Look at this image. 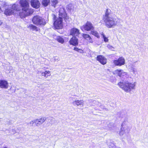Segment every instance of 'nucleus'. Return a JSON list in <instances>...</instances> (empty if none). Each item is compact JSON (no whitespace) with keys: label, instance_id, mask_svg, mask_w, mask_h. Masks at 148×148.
Listing matches in <instances>:
<instances>
[{"label":"nucleus","instance_id":"21","mask_svg":"<svg viewBox=\"0 0 148 148\" xmlns=\"http://www.w3.org/2000/svg\"><path fill=\"white\" fill-rule=\"evenodd\" d=\"M27 27L33 31H38L39 29V28L37 27L36 26L31 24L28 25Z\"/></svg>","mask_w":148,"mask_h":148},{"label":"nucleus","instance_id":"23","mask_svg":"<svg viewBox=\"0 0 148 148\" xmlns=\"http://www.w3.org/2000/svg\"><path fill=\"white\" fill-rule=\"evenodd\" d=\"M41 74L42 75L46 77L51 75L50 72V71H45L44 72H42Z\"/></svg>","mask_w":148,"mask_h":148},{"label":"nucleus","instance_id":"18","mask_svg":"<svg viewBox=\"0 0 148 148\" xmlns=\"http://www.w3.org/2000/svg\"><path fill=\"white\" fill-rule=\"evenodd\" d=\"M8 83L7 81L4 80H0V87L1 88L7 89L8 88Z\"/></svg>","mask_w":148,"mask_h":148},{"label":"nucleus","instance_id":"1","mask_svg":"<svg viewBox=\"0 0 148 148\" xmlns=\"http://www.w3.org/2000/svg\"><path fill=\"white\" fill-rule=\"evenodd\" d=\"M105 26L108 28L114 27L116 26H120L122 25V21L120 19L116 18L110 9L106 10L103 19Z\"/></svg>","mask_w":148,"mask_h":148},{"label":"nucleus","instance_id":"32","mask_svg":"<svg viewBox=\"0 0 148 148\" xmlns=\"http://www.w3.org/2000/svg\"><path fill=\"white\" fill-rule=\"evenodd\" d=\"M29 124L30 125H31V126H32L34 124H35V125H36V120H34L32 121H30L29 123Z\"/></svg>","mask_w":148,"mask_h":148},{"label":"nucleus","instance_id":"14","mask_svg":"<svg viewBox=\"0 0 148 148\" xmlns=\"http://www.w3.org/2000/svg\"><path fill=\"white\" fill-rule=\"evenodd\" d=\"M79 34V30L77 28H73L71 30L70 34L73 36V37L77 36Z\"/></svg>","mask_w":148,"mask_h":148},{"label":"nucleus","instance_id":"16","mask_svg":"<svg viewBox=\"0 0 148 148\" xmlns=\"http://www.w3.org/2000/svg\"><path fill=\"white\" fill-rule=\"evenodd\" d=\"M78 39L75 37H73L69 41V43L71 45L76 46L78 45Z\"/></svg>","mask_w":148,"mask_h":148},{"label":"nucleus","instance_id":"10","mask_svg":"<svg viewBox=\"0 0 148 148\" xmlns=\"http://www.w3.org/2000/svg\"><path fill=\"white\" fill-rule=\"evenodd\" d=\"M59 16L61 17L62 18H64L65 20H66L68 18V17L64 9L62 7L60 8Z\"/></svg>","mask_w":148,"mask_h":148},{"label":"nucleus","instance_id":"25","mask_svg":"<svg viewBox=\"0 0 148 148\" xmlns=\"http://www.w3.org/2000/svg\"><path fill=\"white\" fill-rule=\"evenodd\" d=\"M56 39L60 43L62 44L64 42V40L60 36H57L56 37Z\"/></svg>","mask_w":148,"mask_h":148},{"label":"nucleus","instance_id":"8","mask_svg":"<svg viewBox=\"0 0 148 148\" xmlns=\"http://www.w3.org/2000/svg\"><path fill=\"white\" fill-rule=\"evenodd\" d=\"M113 63L116 66H120L125 64V61L123 57H121L117 60H113Z\"/></svg>","mask_w":148,"mask_h":148},{"label":"nucleus","instance_id":"7","mask_svg":"<svg viewBox=\"0 0 148 148\" xmlns=\"http://www.w3.org/2000/svg\"><path fill=\"white\" fill-rule=\"evenodd\" d=\"M80 28L82 31L84 30L89 31L92 30L94 29V27L90 22L88 21L84 25L81 26Z\"/></svg>","mask_w":148,"mask_h":148},{"label":"nucleus","instance_id":"17","mask_svg":"<svg viewBox=\"0 0 148 148\" xmlns=\"http://www.w3.org/2000/svg\"><path fill=\"white\" fill-rule=\"evenodd\" d=\"M45 117H41L39 119H36V125L38 126L42 124L46 120Z\"/></svg>","mask_w":148,"mask_h":148},{"label":"nucleus","instance_id":"33","mask_svg":"<svg viewBox=\"0 0 148 148\" xmlns=\"http://www.w3.org/2000/svg\"><path fill=\"white\" fill-rule=\"evenodd\" d=\"M108 48L109 49H111L112 50H114V48L111 45H108L107 46Z\"/></svg>","mask_w":148,"mask_h":148},{"label":"nucleus","instance_id":"28","mask_svg":"<svg viewBox=\"0 0 148 148\" xmlns=\"http://www.w3.org/2000/svg\"><path fill=\"white\" fill-rule=\"evenodd\" d=\"M102 36V38L103 39L104 41L105 42H107L108 41V38L106 37V36L103 33L101 34Z\"/></svg>","mask_w":148,"mask_h":148},{"label":"nucleus","instance_id":"35","mask_svg":"<svg viewBox=\"0 0 148 148\" xmlns=\"http://www.w3.org/2000/svg\"><path fill=\"white\" fill-rule=\"evenodd\" d=\"M3 6H6L8 5V3L5 2H3L1 5Z\"/></svg>","mask_w":148,"mask_h":148},{"label":"nucleus","instance_id":"15","mask_svg":"<svg viewBox=\"0 0 148 148\" xmlns=\"http://www.w3.org/2000/svg\"><path fill=\"white\" fill-rule=\"evenodd\" d=\"M97 60L103 65L105 64L107 62V59L103 56L99 55L97 56Z\"/></svg>","mask_w":148,"mask_h":148},{"label":"nucleus","instance_id":"4","mask_svg":"<svg viewBox=\"0 0 148 148\" xmlns=\"http://www.w3.org/2000/svg\"><path fill=\"white\" fill-rule=\"evenodd\" d=\"M129 125V123L126 121L123 122L121 125V127L119 133L120 136H123L129 132L130 128L128 125Z\"/></svg>","mask_w":148,"mask_h":148},{"label":"nucleus","instance_id":"24","mask_svg":"<svg viewBox=\"0 0 148 148\" xmlns=\"http://www.w3.org/2000/svg\"><path fill=\"white\" fill-rule=\"evenodd\" d=\"M50 3V0H43L42 2V5L45 7L47 6Z\"/></svg>","mask_w":148,"mask_h":148},{"label":"nucleus","instance_id":"12","mask_svg":"<svg viewBox=\"0 0 148 148\" xmlns=\"http://www.w3.org/2000/svg\"><path fill=\"white\" fill-rule=\"evenodd\" d=\"M114 74H117L120 77L122 76H125L127 74V73L123 71L122 70H116L113 72Z\"/></svg>","mask_w":148,"mask_h":148},{"label":"nucleus","instance_id":"30","mask_svg":"<svg viewBox=\"0 0 148 148\" xmlns=\"http://www.w3.org/2000/svg\"><path fill=\"white\" fill-rule=\"evenodd\" d=\"M109 148H116L115 145L112 143H110L109 145Z\"/></svg>","mask_w":148,"mask_h":148},{"label":"nucleus","instance_id":"3","mask_svg":"<svg viewBox=\"0 0 148 148\" xmlns=\"http://www.w3.org/2000/svg\"><path fill=\"white\" fill-rule=\"evenodd\" d=\"M119 86L124 91L129 92L135 89L136 82H131L128 81H122L118 84Z\"/></svg>","mask_w":148,"mask_h":148},{"label":"nucleus","instance_id":"9","mask_svg":"<svg viewBox=\"0 0 148 148\" xmlns=\"http://www.w3.org/2000/svg\"><path fill=\"white\" fill-rule=\"evenodd\" d=\"M11 9L14 12L15 15L17 14L19 15V13L21 12V8L18 4H14L12 5Z\"/></svg>","mask_w":148,"mask_h":148},{"label":"nucleus","instance_id":"29","mask_svg":"<svg viewBox=\"0 0 148 148\" xmlns=\"http://www.w3.org/2000/svg\"><path fill=\"white\" fill-rule=\"evenodd\" d=\"M74 50L75 51L81 53H82L84 52L82 50L79 49L77 47H74Z\"/></svg>","mask_w":148,"mask_h":148},{"label":"nucleus","instance_id":"36","mask_svg":"<svg viewBox=\"0 0 148 148\" xmlns=\"http://www.w3.org/2000/svg\"><path fill=\"white\" fill-rule=\"evenodd\" d=\"M49 118L52 121H53V120H54V118L52 117H49Z\"/></svg>","mask_w":148,"mask_h":148},{"label":"nucleus","instance_id":"19","mask_svg":"<svg viewBox=\"0 0 148 148\" xmlns=\"http://www.w3.org/2000/svg\"><path fill=\"white\" fill-rule=\"evenodd\" d=\"M4 14L6 16H10L12 15H15L14 12L11 9L7 8H5L4 11Z\"/></svg>","mask_w":148,"mask_h":148},{"label":"nucleus","instance_id":"6","mask_svg":"<svg viewBox=\"0 0 148 148\" xmlns=\"http://www.w3.org/2000/svg\"><path fill=\"white\" fill-rule=\"evenodd\" d=\"M34 24L37 25L44 26L46 23L45 19L39 16H34L32 20Z\"/></svg>","mask_w":148,"mask_h":148},{"label":"nucleus","instance_id":"37","mask_svg":"<svg viewBox=\"0 0 148 148\" xmlns=\"http://www.w3.org/2000/svg\"><path fill=\"white\" fill-rule=\"evenodd\" d=\"M3 22L2 21L0 20V25H1L2 23Z\"/></svg>","mask_w":148,"mask_h":148},{"label":"nucleus","instance_id":"31","mask_svg":"<svg viewBox=\"0 0 148 148\" xmlns=\"http://www.w3.org/2000/svg\"><path fill=\"white\" fill-rule=\"evenodd\" d=\"M73 5L72 4H69L67 6V8L68 10H71L73 9Z\"/></svg>","mask_w":148,"mask_h":148},{"label":"nucleus","instance_id":"20","mask_svg":"<svg viewBox=\"0 0 148 148\" xmlns=\"http://www.w3.org/2000/svg\"><path fill=\"white\" fill-rule=\"evenodd\" d=\"M82 36L86 40L90 43L92 42V39L89 34H83Z\"/></svg>","mask_w":148,"mask_h":148},{"label":"nucleus","instance_id":"5","mask_svg":"<svg viewBox=\"0 0 148 148\" xmlns=\"http://www.w3.org/2000/svg\"><path fill=\"white\" fill-rule=\"evenodd\" d=\"M53 16L54 28L57 29H61L63 27V18L59 16L57 17L54 14Z\"/></svg>","mask_w":148,"mask_h":148},{"label":"nucleus","instance_id":"27","mask_svg":"<svg viewBox=\"0 0 148 148\" xmlns=\"http://www.w3.org/2000/svg\"><path fill=\"white\" fill-rule=\"evenodd\" d=\"M91 34L97 37V38H99V34L97 32L95 31H92L91 32Z\"/></svg>","mask_w":148,"mask_h":148},{"label":"nucleus","instance_id":"22","mask_svg":"<svg viewBox=\"0 0 148 148\" xmlns=\"http://www.w3.org/2000/svg\"><path fill=\"white\" fill-rule=\"evenodd\" d=\"M129 69H130V71L132 72L133 74H135L137 72V69L135 68V66L133 64H130L129 66Z\"/></svg>","mask_w":148,"mask_h":148},{"label":"nucleus","instance_id":"38","mask_svg":"<svg viewBox=\"0 0 148 148\" xmlns=\"http://www.w3.org/2000/svg\"><path fill=\"white\" fill-rule=\"evenodd\" d=\"M2 12V10L1 9V7H0V13Z\"/></svg>","mask_w":148,"mask_h":148},{"label":"nucleus","instance_id":"34","mask_svg":"<svg viewBox=\"0 0 148 148\" xmlns=\"http://www.w3.org/2000/svg\"><path fill=\"white\" fill-rule=\"evenodd\" d=\"M55 61H58L59 60V58L58 56H55L53 58Z\"/></svg>","mask_w":148,"mask_h":148},{"label":"nucleus","instance_id":"26","mask_svg":"<svg viewBox=\"0 0 148 148\" xmlns=\"http://www.w3.org/2000/svg\"><path fill=\"white\" fill-rule=\"evenodd\" d=\"M51 5L55 7L57 4L58 3V0H51Z\"/></svg>","mask_w":148,"mask_h":148},{"label":"nucleus","instance_id":"2","mask_svg":"<svg viewBox=\"0 0 148 148\" xmlns=\"http://www.w3.org/2000/svg\"><path fill=\"white\" fill-rule=\"evenodd\" d=\"M20 6L22 8L21 12L19 13V15L21 18L32 14L34 12L33 9L29 8V3L27 0H20Z\"/></svg>","mask_w":148,"mask_h":148},{"label":"nucleus","instance_id":"13","mask_svg":"<svg viewBox=\"0 0 148 148\" xmlns=\"http://www.w3.org/2000/svg\"><path fill=\"white\" fill-rule=\"evenodd\" d=\"M31 6L35 8H38L40 7V3L38 0H31Z\"/></svg>","mask_w":148,"mask_h":148},{"label":"nucleus","instance_id":"11","mask_svg":"<svg viewBox=\"0 0 148 148\" xmlns=\"http://www.w3.org/2000/svg\"><path fill=\"white\" fill-rule=\"evenodd\" d=\"M73 104L75 106H77L83 107L84 105V101L82 100H75L72 102Z\"/></svg>","mask_w":148,"mask_h":148}]
</instances>
